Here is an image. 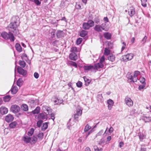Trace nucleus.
<instances>
[{"instance_id": "nucleus-63", "label": "nucleus", "mask_w": 151, "mask_h": 151, "mask_svg": "<svg viewBox=\"0 0 151 151\" xmlns=\"http://www.w3.org/2000/svg\"><path fill=\"white\" fill-rule=\"evenodd\" d=\"M84 151H91V150L89 147H87L85 149Z\"/></svg>"}, {"instance_id": "nucleus-47", "label": "nucleus", "mask_w": 151, "mask_h": 151, "mask_svg": "<svg viewBox=\"0 0 151 151\" xmlns=\"http://www.w3.org/2000/svg\"><path fill=\"white\" fill-rule=\"evenodd\" d=\"M140 80V82H141L143 84H145V78L144 77H141L139 79Z\"/></svg>"}, {"instance_id": "nucleus-20", "label": "nucleus", "mask_w": 151, "mask_h": 151, "mask_svg": "<svg viewBox=\"0 0 151 151\" xmlns=\"http://www.w3.org/2000/svg\"><path fill=\"white\" fill-rule=\"evenodd\" d=\"M108 59L111 62H114L115 60V55L112 54H110L108 57Z\"/></svg>"}, {"instance_id": "nucleus-58", "label": "nucleus", "mask_w": 151, "mask_h": 151, "mask_svg": "<svg viewBox=\"0 0 151 151\" xmlns=\"http://www.w3.org/2000/svg\"><path fill=\"white\" fill-rule=\"evenodd\" d=\"M124 145V143L123 142H121L119 143V147L121 148Z\"/></svg>"}, {"instance_id": "nucleus-19", "label": "nucleus", "mask_w": 151, "mask_h": 151, "mask_svg": "<svg viewBox=\"0 0 151 151\" xmlns=\"http://www.w3.org/2000/svg\"><path fill=\"white\" fill-rule=\"evenodd\" d=\"M18 91V89L16 86H13L11 89V93L13 94H16Z\"/></svg>"}, {"instance_id": "nucleus-30", "label": "nucleus", "mask_w": 151, "mask_h": 151, "mask_svg": "<svg viewBox=\"0 0 151 151\" xmlns=\"http://www.w3.org/2000/svg\"><path fill=\"white\" fill-rule=\"evenodd\" d=\"M37 138L34 136H33L31 138V140L30 141V143L32 144H34L37 142Z\"/></svg>"}, {"instance_id": "nucleus-59", "label": "nucleus", "mask_w": 151, "mask_h": 151, "mask_svg": "<svg viewBox=\"0 0 151 151\" xmlns=\"http://www.w3.org/2000/svg\"><path fill=\"white\" fill-rule=\"evenodd\" d=\"M113 130H114L113 128L112 127H111L109 128V133H111L113 132Z\"/></svg>"}, {"instance_id": "nucleus-51", "label": "nucleus", "mask_w": 151, "mask_h": 151, "mask_svg": "<svg viewBox=\"0 0 151 151\" xmlns=\"http://www.w3.org/2000/svg\"><path fill=\"white\" fill-rule=\"evenodd\" d=\"M145 84H143L142 85H140L138 87L139 90H141L143 89L145 87Z\"/></svg>"}, {"instance_id": "nucleus-27", "label": "nucleus", "mask_w": 151, "mask_h": 151, "mask_svg": "<svg viewBox=\"0 0 151 151\" xmlns=\"http://www.w3.org/2000/svg\"><path fill=\"white\" fill-rule=\"evenodd\" d=\"M104 37L107 40H110L111 39V33L109 32H105L104 34Z\"/></svg>"}, {"instance_id": "nucleus-45", "label": "nucleus", "mask_w": 151, "mask_h": 151, "mask_svg": "<svg viewBox=\"0 0 151 151\" xmlns=\"http://www.w3.org/2000/svg\"><path fill=\"white\" fill-rule=\"evenodd\" d=\"M82 41V39L81 38H78L76 40V44L77 45H80Z\"/></svg>"}, {"instance_id": "nucleus-34", "label": "nucleus", "mask_w": 151, "mask_h": 151, "mask_svg": "<svg viewBox=\"0 0 151 151\" xmlns=\"http://www.w3.org/2000/svg\"><path fill=\"white\" fill-rule=\"evenodd\" d=\"M19 64L20 65L22 68H24L26 65V63L23 60H19Z\"/></svg>"}, {"instance_id": "nucleus-12", "label": "nucleus", "mask_w": 151, "mask_h": 151, "mask_svg": "<svg viewBox=\"0 0 151 151\" xmlns=\"http://www.w3.org/2000/svg\"><path fill=\"white\" fill-rule=\"evenodd\" d=\"M125 102L126 104L129 106H133V102L129 98H126L125 99Z\"/></svg>"}, {"instance_id": "nucleus-53", "label": "nucleus", "mask_w": 151, "mask_h": 151, "mask_svg": "<svg viewBox=\"0 0 151 151\" xmlns=\"http://www.w3.org/2000/svg\"><path fill=\"white\" fill-rule=\"evenodd\" d=\"M147 39V37L145 36L142 40L143 43H145L146 42Z\"/></svg>"}, {"instance_id": "nucleus-24", "label": "nucleus", "mask_w": 151, "mask_h": 151, "mask_svg": "<svg viewBox=\"0 0 151 151\" xmlns=\"http://www.w3.org/2000/svg\"><path fill=\"white\" fill-rule=\"evenodd\" d=\"M21 109L22 110L27 111L28 110V106L25 104H23L21 106Z\"/></svg>"}, {"instance_id": "nucleus-22", "label": "nucleus", "mask_w": 151, "mask_h": 151, "mask_svg": "<svg viewBox=\"0 0 151 151\" xmlns=\"http://www.w3.org/2000/svg\"><path fill=\"white\" fill-rule=\"evenodd\" d=\"M15 47L17 50L19 52H21L22 51V48L20 44L18 43H17L15 45Z\"/></svg>"}, {"instance_id": "nucleus-43", "label": "nucleus", "mask_w": 151, "mask_h": 151, "mask_svg": "<svg viewBox=\"0 0 151 151\" xmlns=\"http://www.w3.org/2000/svg\"><path fill=\"white\" fill-rule=\"evenodd\" d=\"M83 78L85 82L86 83H87L88 84H89L91 82V80L88 79L86 76H84L83 77Z\"/></svg>"}, {"instance_id": "nucleus-26", "label": "nucleus", "mask_w": 151, "mask_h": 151, "mask_svg": "<svg viewBox=\"0 0 151 151\" xmlns=\"http://www.w3.org/2000/svg\"><path fill=\"white\" fill-rule=\"evenodd\" d=\"M1 35L2 37L6 40L9 39V34H8L6 32H4L2 33V34L1 33Z\"/></svg>"}, {"instance_id": "nucleus-14", "label": "nucleus", "mask_w": 151, "mask_h": 151, "mask_svg": "<svg viewBox=\"0 0 151 151\" xmlns=\"http://www.w3.org/2000/svg\"><path fill=\"white\" fill-rule=\"evenodd\" d=\"M17 71L19 74L22 75L23 76H24L26 75L27 73L26 71L21 67L19 66L17 68Z\"/></svg>"}, {"instance_id": "nucleus-2", "label": "nucleus", "mask_w": 151, "mask_h": 151, "mask_svg": "<svg viewBox=\"0 0 151 151\" xmlns=\"http://www.w3.org/2000/svg\"><path fill=\"white\" fill-rule=\"evenodd\" d=\"M94 23L92 20H88L87 22L83 23L82 27L85 30L88 29L91 27L94 26Z\"/></svg>"}, {"instance_id": "nucleus-28", "label": "nucleus", "mask_w": 151, "mask_h": 151, "mask_svg": "<svg viewBox=\"0 0 151 151\" xmlns=\"http://www.w3.org/2000/svg\"><path fill=\"white\" fill-rule=\"evenodd\" d=\"M17 124L16 122H13L10 123L9 125V127L11 128H15Z\"/></svg>"}, {"instance_id": "nucleus-8", "label": "nucleus", "mask_w": 151, "mask_h": 151, "mask_svg": "<svg viewBox=\"0 0 151 151\" xmlns=\"http://www.w3.org/2000/svg\"><path fill=\"white\" fill-rule=\"evenodd\" d=\"M77 58L78 56L76 53L72 52L69 54V58L71 60L75 61L77 60Z\"/></svg>"}, {"instance_id": "nucleus-5", "label": "nucleus", "mask_w": 151, "mask_h": 151, "mask_svg": "<svg viewBox=\"0 0 151 151\" xmlns=\"http://www.w3.org/2000/svg\"><path fill=\"white\" fill-rule=\"evenodd\" d=\"M133 57V55L132 53L128 54L123 56V59L124 60L127 61L132 59Z\"/></svg>"}, {"instance_id": "nucleus-42", "label": "nucleus", "mask_w": 151, "mask_h": 151, "mask_svg": "<svg viewBox=\"0 0 151 151\" xmlns=\"http://www.w3.org/2000/svg\"><path fill=\"white\" fill-rule=\"evenodd\" d=\"M139 137L141 141H142V140L145 139V135L143 134H140L139 135Z\"/></svg>"}, {"instance_id": "nucleus-64", "label": "nucleus", "mask_w": 151, "mask_h": 151, "mask_svg": "<svg viewBox=\"0 0 151 151\" xmlns=\"http://www.w3.org/2000/svg\"><path fill=\"white\" fill-rule=\"evenodd\" d=\"M146 149L145 148H141L140 150V151H146Z\"/></svg>"}, {"instance_id": "nucleus-23", "label": "nucleus", "mask_w": 151, "mask_h": 151, "mask_svg": "<svg viewBox=\"0 0 151 151\" xmlns=\"http://www.w3.org/2000/svg\"><path fill=\"white\" fill-rule=\"evenodd\" d=\"M38 117L39 119H46L47 118V116L43 113H40L38 115Z\"/></svg>"}, {"instance_id": "nucleus-60", "label": "nucleus", "mask_w": 151, "mask_h": 151, "mask_svg": "<svg viewBox=\"0 0 151 151\" xmlns=\"http://www.w3.org/2000/svg\"><path fill=\"white\" fill-rule=\"evenodd\" d=\"M72 83H71L70 82L68 83V86L69 87H70V88H71L72 89H73V87L72 86Z\"/></svg>"}, {"instance_id": "nucleus-7", "label": "nucleus", "mask_w": 151, "mask_h": 151, "mask_svg": "<svg viewBox=\"0 0 151 151\" xmlns=\"http://www.w3.org/2000/svg\"><path fill=\"white\" fill-rule=\"evenodd\" d=\"M128 13L131 17H132L135 14L134 8L132 6L130 7L128 9Z\"/></svg>"}, {"instance_id": "nucleus-52", "label": "nucleus", "mask_w": 151, "mask_h": 151, "mask_svg": "<svg viewBox=\"0 0 151 151\" xmlns=\"http://www.w3.org/2000/svg\"><path fill=\"white\" fill-rule=\"evenodd\" d=\"M122 46L121 49L122 51L126 47V44L124 42H123L122 43Z\"/></svg>"}, {"instance_id": "nucleus-32", "label": "nucleus", "mask_w": 151, "mask_h": 151, "mask_svg": "<svg viewBox=\"0 0 151 151\" xmlns=\"http://www.w3.org/2000/svg\"><path fill=\"white\" fill-rule=\"evenodd\" d=\"M9 39L12 42L14 41L15 39L13 34L10 32H9Z\"/></svg>"}, {"instance_id": "nucleus-3", "label": "nucleus", "mask_w": 151, "mask_h": 151, "mask_svg": "<svg viewBox=\"0 0 151 151\" xmlns=\"http://www.w3.org/2000/svg\"><path fill=\"white\" fill-rule=\"evenodd\" d=\"M18 26L17 22L14 21V22L11 23L9 24V29L10 31L14 32L16 30Z\"/></svg>"}, {"instance_id": "nucleus-36", "label": "nucleus", "mask_w": 151, "mask_h": 151, "mask_svg": "<svg viewBox=\"0 0 151 151\" xmlns=\"http://www.w3.org/2000/svg\"><path fill=\"white\" fill-rule=\"evenodd\" d=\"M23 84V80L22 78H19L18 79L17 81V85L20 86H21Z\"/></svg>"}, {"instance_id": "nucleus-57", "label": "nucleus", "mask_w": 151, "mask_h": 151, "mask_svg": "<svg viewBox=\"0 0 151 151\" xmlns=\"http://www.w3.org/2000/svg\"><path fill=\"white\" fill-rule=\"evenodd\" d=\"M108 45L109 47V48H112V44L110 42H109L108 43Z\"/></svg>"}, {"instance_id": "nucleus-16", "label": "nucleus", "mask_w": 151, "mask_h": 151, "mask_svg": "<svg viewBox=\"0 0 151 151\" xmlns=\"http://www.w3.org/2000/svg\"><path fill=\"white\" fill-rule=\"evenodd\" d=\"M94 66V69H98L102 68L104 67V65L103 63L99 62L95 64Z\"/></svg>"}, {"instance_id": "nucleus-4", "label": "nucleus", "mask_w": 151, "mask_h": 151, "mask_svg": "<svg viewBox=\"0 0 151 151\" xmlns=\"http://www.w3.org/2000/svg\"><path fill=\"white\" fill-rule=\"evenodd\" d=\"M10 110L14 113H17L20 110V108L19 106L16 104L12 105Z\"/></svg>"}, {"instance_id": "nucleus-46", "label": "nucleus", "mask_w": 151, "mask_h": 151, "mask_svg": "<svg viewBox=\"0 0 151 151\" xmlns=\"http://www.w3.org/2000/svg\"><path fill=\"white\" fill-rule=\"evenodd\" d=\"M76 86L78 88L81 87L82 86L83 84L82 82L79 81L76 83Z\"/></svg>"}, {"instance_id": "nucleus-37", "label": "nucleus", "mask_w": 151, "mask_h": 151, "mask_svg": "<svg viewBox=\"0 0 151 151\" xmlns=\"http://www.w3.org/2000/svg\"><path fill=\"white\" fill-rule=\"evenodd\" d=\"M68 63L69 65L73 66L76 68H77V64L75 62L72 61H69L68 62Z\"/></svg>"}, {"instance_id": "nucleus-33", "label": "nucleus", "mask_w": 151, "mask_h": 151, "mask_svg": "<svg viewBox=\"0 0 151 151\" xmlns=\"http://www.w3.org/2000/svg\"><path fill=\"white\" fill-rule=\"evenodd\" d=\"M34 131V129L33 128H31L28 132L27 134L29 136H31L33 134Z\"/></svg>"}, {"instance_id": "nucleus-44", "label": "nucleus", "mask_w": 151, "mask_h": 151, "mask_svg": "<svg viewBox=\"0 0 151 151\" xmlns=\"http://www.w3.org/2000/svg\"><path fill=\"white\" fill-rule=\"evenodd\" d=\"M142 2V5L144 7H146L147 6V0H141Z\"/></svg>"}, {"instance_id": "nucleus-49", "label": "nucleus", "mask_w": 151, "mask_h": 151, "mask_svg": "<svg viewBox=\"0 0 151 151\" xmlns=\"http://www.w3.org/2000/svg\"><path fill=\"white\" fill-rule=\"evenodd\" d=\"M42 122V121L41 120H40L38 121L37 122V126L38 127H40L41 126Z\"/></svg>"}, {"instance_id": "nucleus-6", "label": "nucleus", "mask_w": 151, "mask_h": 151, "mask_svg": "<svg viewBox=\"0 0 151 151\" xmlns=\"http://www.w3.org/2000/svg\"><path fill=\"white\" fill-rule=\"evenodd\" d=\"M14 117L11 114H8L5 117V120L7 122H9L13 121Z\"/></svg>"}, {"instance_id": "nucleus-17", "label": "nucleus", "mask_w": 151, "mask_h": 151, "mask_svg": "<svg viewBox=\"0 0 151 151\" xmlns=\"http://www.w3.org/2000/svg\"><path fill=\"white\" fill-rule=\"evenodd\" d=\"M108 108L109 110H111L113 105L114 102L111 99H109L107 101Z\"/></svg>"}, {"instance_id": "nucleus-54", "label": "nucleus", "mask_w": 151, "mask_h": 151, "mask_svg": "<svg viewBox=\"0 0 151 151\" xmlns=\"http://www.w3.org/2000/svg\"><path fill=\"white\" fill-rule=\"evenodd\" d=\"M51 119L54 121L55 119V115L54 114H50Z\"/></svg>"}, {"instance_id": "nucleus-9", "label": "nucleus", "mask_w": 151, "mask_h": 151, "mask_svg": "<svg viewBox=\"0 0 151 151\" xmlns=\"http://www.w3.org/2000/svg\"><path fill=\"white\" fill-rule=\"evenodd\" d=\"M82 110L81 109H78L76 112V113L74 114V119H75L78 120V117L80 116H81L82 114Z\"/></svg>"}, {"instance_id": "nucleus-35", "label": "nucleus", "mask_w": 151, "mask_h": 151, "mask_svg": "<svg viewBox=\"0 0 151 151\" xmlns=\"http://www.w3.org/2000/svg\"><path fill=\"white\" fill-rule=\"evenodd\" d=\"M63 31H58L56 34L57 37L58 38L61 37L63 35Z\"/></svg>"}, {"instance_id": "nucleus-62", "label": "nucleus", "mask_w": 151, "mask_h": 151, "mask_svg": "<svg viewBox=\"0 0 151 151\" xmlns=\"http://www.w3.org/2000/svg\"><path fill=\"white\" fill-rule=\"evenodd\" d=\"M111 139V136H108L107 138V140L108 141H110Z\"/></svg>"}, {"instance_id": "nucleus-50", "label": "nucleus", "mask_w": 151, "mask_h": 151, "mask_svg": "<svg viewBox=\"0 0 151 151\" xmlns=\"http://www.w3.org/2000/svg\"><path fill=\"white\" fill-rule=\"evenodd\" d=\"M94 149L95 151H102L103 150L102 148H101L99 149L97 146L94 147Z\"/></svg>"}, {"instance_id": "nucleus-1", "label": "nucleus", "mask_w": 151, "mask_h": 151, "mask_svg": "<svg viewBox=\"0 0 151 151\" xmlns=\"http://www.w3.org/2000/svg\"><path fill=\"white\" fill-rule=\"evenodd\" d=\"M140 73L139 71L137 70L134 72L133 76L129 73L128 74L127 77L129 82L134 83L137 81L138 79L137 77L140 75Z\"/></svg>"}, {"instance_id": "nucleus-13", "label": "nucleus", "mask_w": 151, "mask_h": 151, "mask_svg": "<svg viewBox=\"0 0 151 151\" xmlns=\"http://www.w3.org/2000/svg\"><path fill=\"white\" fill-rule=\"evenodd\" d=\"M83 68L84 71L87 72L91 69H94V66L91 65H84L83 66Z\"/></svg>"}, {"instance_id": "nucleus-25", "label": "nucleus", "mask_w": 151, "mask_h": 151, "mask_svg": "<svg viewBox=\"0 0 151 151\" xmlns=\"http://www.w3.org/2000/svg\"><path fill=\"white\" fill-rule=\"evenodd\" d=\"M111 52V50L109 49V48H105L104 49V54L106 56L109 55Z\"/></svg>"}, {"instance_id": "nucleus-10", "label": "nucleus", "mask_w": 151, "mask_h": 151, "mask_svg": "<svg viewBox=\"0 0 151 151\" xmlns=\"http://www.w3.org/2000/svg\"><path fill=\"white\" fill-rule=\"evenodd\" d=\"M22 140L24 143L28 144L30 143L31 138L27 136H25L22 137Z\"/></svg>"}, {"instance_id": "nucleus-38", "label": "nucleus", "mask_w": 151, "mask_h": 151, "mask_svg": "<svg viewBox=\"0 0 151 151\" xmlns=\"http://www.w3.org/2000/svg\"><path fill=\"white\" fill-rule=\"evenodd\" d=\"M44 136L43 133L41 132H40L37 135V137L40 140H41L42 139Z\"/></svg>"}, {"instance_id": "nucleus-15", "label": "nucleus", "mask_w": 151, "mask_h": 151, "mask_svg": "<svg viewBox=\"0 0 151 151\" xmlns=\"http://www.w3.org/2000/svg\"><path fill=\"white\" fill-rule=\"evenodd\" d=\"M8 109L4 106H2L0 108V112L2 114H6L7 113Z\"/></svg>"}, {"instance_id": "nucleus-41", "label": "nucleus", "mask_w": 151, "mask_h": 151, "mask_svg": "<svg viewBox=\"0 0 151 151\" xmlns=\"http://www.w3.org/2000/svg\"><path fill=\"white\" fill-rule=\"evenodd\" d=\"M91 128V127L88 124H87L85 128L84 129V131L85 132H86L88 131Z\"/></svg>"}, {"instance_id": "nucleus-55", "label": "nucleus", "mask_w": 151, "mask_h": 151, "mask_svg": "<svg viewBox=\"0 0 151 151\" xmlns=\"http://www.w3.org/2000/svg\"><path fill=\"white\" fill-rule=\"evenodd\" d=\"M39 74L36 72H35L34 73V77L36 78H37L39 77Z\"/></svg>"}, {"instance_id": "nucleus-29", "label": "nucleus", "mask_w": 151, "mask_h": 151, "mask_svg": "<svg viewBox=\"0 0 151 151\" xmlns=\"http://www.w3.org/2000/svg\"><path fill=\"white\" fill-rule=\"evenodd\" d=\"M40 108L39 106H37L36 109L32 112L33 114H38L40 112Z\"/></svg>"}, {"instance_id": "nucleus-11", "label": "nucleus", "mask_w": 151, "mask_h": 151, "mask_svg": "<svg viewBox=\"0 0 151 151\" xmlns=\"http://www.w3.org/2000/svg\"><path fill=\"white\" fill-rule=\"evenodd\" d=\"M94 30L97 32H102V30H105V28L103 27L100 25H96L94 27Z\"/></svg>"}, {"instance_id": "nucleus-31", "label": "nucleus", "mask_w": 151, "mask_h": 151, "mask_svg": "<svg viewBox=\"0 0 151 151\" xmlns=\"http://www.w3.org/2000/svg\"><path fill=\"white\" fill-rule=\"evenodd\" d=\"M11 97L9 95H6L3 98L4 101L5 102H8L10 101Z\"/></svg>"}, {"instance_id": "nucleus-40", "label": "nucleus", "mask_w": 151, "mask_h": 151, "mask_svg": "<svg viewBox=\"0 0 151 151\" xmlns=\"http://www.w3.org/2000/svg\"><path fill=\"white\" fill-rule=\"evenodd\" d=\"M70 52H72L76 53L78 52L77 48L76 47H72L71 49Z\"/></svg>"}, {"instance_id": "nucleus-39", "label": "nucleus", "mask_w": 151, "mask_h": 151, "mask_svg": "<svg viewBox=\"0 0 151 151\" xmlns=\"http://www.w3.org/2000/svg\"><path fill=\"white\" fill-rule=\"evenodd\" d=\"M48 127L47 124V122L43 123V126L42 127V130L43 131L45 130Z\"/></svg>"}, {"instance_id": "nucleus-61", "label": "nucleus", "mask_w": 151, "mask_h": 151, "mask_svg": "<svg viewBox=\"0 0 151 151\" xmlns=\"http://www.w3.org/2000/svg\"><path fill=\"white\" fill-rule=\"evenodd\" d=\"M134 40H135V38L134 37H133L131 39V42L132 44H133L134 42Z\"/></svg>"}, {"instance_id": "nucleus-56", "label": "nucleus", "mask_w": 151, "mask_h": 151, "mask_svg": "<svg viewBox=\"0 0 151 151\" xmlns=\"http://www.w3.org/2000/svg\"><path fill=\"white\" fill-rule=\"evenodd\" d=\"M104 20L106 23L108 22H109V19L107 17H104Z\"/></svg>"}, {"instance_id": "nucleus-18", "label": "nucleus", "mask_w": 151, "mask_h": 151, "mask_svg": "<svg viewBox=\"0 0 151 151\" xmlns=\"http://www.w3.org/2000/svg\"><path fill=\"white\" fill-rule=\"evenodd\" d=\"M52 101L55 104H59L62 103V101L59 100L56 97H53Z\"/></svg>"}, {"instance_id": "nucleus-48", "label": "nucleus", "mask_w": 151, "mask_h": 151, "mask_svg": "<svg viewBox=\"0 0 151 151\" xmlns=\"http://www.w3.org/2000/svg\"><path fill=\"white\" fill-rule=\"evenodd\" d=\"M105 58L104 56L103 55L99 60V62L103 63L105 61Z\"/></svg>"}, {"instance_id": "nucleus-21", "label": "nucleus", "mask_w": 151, "mask_h": 151, "mask_svg": "<svg viewBox=\"0 0 151 151\" xmlns=\"http://www.w3.org/2000/svg\"><path fill=\"white\" fill-rule=\"evenodd\" d=\"M88 33L87 31L82 30L79 32V35L81 37H84L87 35Z\"/></svg>"}]
</instances>
